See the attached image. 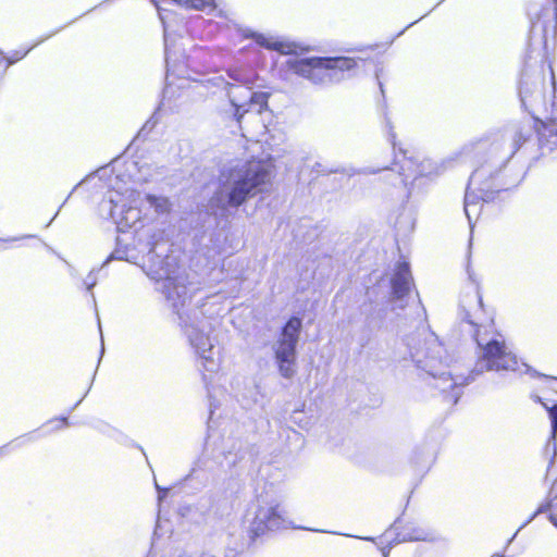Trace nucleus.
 I'll return each instance as SVG.
<instances>
[{"mask_svg":"<svg viewBox=\"0 0 557 557\" xmlns=\"http://www.w3.org/2000/svg\"><path fill=\"white\" fill-rule=\"evenodd\" d=\"M546 29L540 25L534 24L531 29L530 35V46L536 50L537 48H541L544 53L547 52V39H546Z\"/></svg>","mask_w":557,"mask_h":557,"instance_id":"nucleus-13","label":"nucleus"},{"mask_svg":"<svg viewBox=\"0 0 557 557\" xmlns=\"http://www.w3.org/2000/svg\"><path fill=\"white\" fill-rule=\"evenodd\" d=\"M530 522H531V521H529V520H528L523 525H521V528H520L516 533H513V537H515V536H517V533H518V532H519L523 527H525V525H527L528 523H530Z\"/></svg>","mask_w":557,"mask_h":557,"instance_id":"nucleus-31","label":"nucleus"},{"mask_svg":"<svg viewBox=\"0 0 557 557\" xmlns=\"http://www.w3.org/2000/svg\"><path fill=\"white\" fill-rule=\"evenodd\" d=\"M475 308L473 312L467 311L463 320L469 324L472 337L478 345V358L473 370L468 376L453 373L450 359L438 337L424 330L417 336L407 339L410 358L416 367L433 377L435 387L446 394L449 401L456 404L461 396L462 386L474 380L476 375L486 371L528 373L527 363L518 360L517 356L506 345L500 334L495 332L493 321L483 322L482 297L479 290L472 296Z\"/></svg>","mask_w":557,"mask_h":557,"instance_id":"nucleus-1","label":"nucleus"},{"mask_svg":"<svg viewBox=\"0 0 557 557\" xmlns=\"http://www.w3.org/2000/svg\"><path fill=\"white\" fill-rule=\"evenodd\" d=\"M228 77L234 81L237 86H247L253 88L258 79V75L251 69L233 67L227 72Z\"/></svg>","mask_w":557,"mask_h":557,"instance_id":"nucleus-12","label":"nucleus"},{"mask_svg":"<svg viewBox=\"0 0 557 557\" xmlns=\"http://www.w3.org/2000/svg\"><path fill=\"white\" fill-rule=\"evenodd\" d=\"M549 133H550V134H555V135L557 136V126H552V127L549 128Z\"/></svg>","mask_w":557,"mask_h":557,"instance_id":"nucleus-30","label":"nucleus"},{"mask_svg":"<svg viewBox=\"0 0 557 557\" xmlns=\"http://www.w3.org/2000/svg\"><path fill=\"white\" fill-rule=\"evenodd\" d=\"M251 37L256 40V42L264 47L269 50H275L281 52L282 54H290L294 52V45L287 41H282L276 37L268 36L264 34H251Z\"/></svg>","mask_w":557,"mask_h":557,"instance_id":"nucleus-11","label":"nucleus"},{"mask_svg":"<svg viewBox=\"0 0 557 557\" xmlns=\"http://www.w3.org/2000/svg\"><path fill=\"white\" fill-rule=\"evenodd\" d=\"M399 153L403 156L401 160H398L399 172L398 175L392 174L398 181V183L405 186L414 185L417 181L423 177H431L440 173V166L432 160L418 157H407V151L399 148Z\"/></svg>","mask_w":557,"mask_h":557,"instance_id":"nucleus-8","label":"nucleus"},{"mask_svg":"<svg viewBox=\"0 0 557 557\" xmlns=\"http://www.w3.org/2000/svg\"><path fill=\"white\" fill-rule=\"evenodd\" d=\"M296 527L289 519L288 512L281 498L273 493L260 495L257 499L251 532L259 536L265 531H275Z\"/></svg>","mask_w":557,"mask_h":557,"instance_id":"nucleus-6","label":"nucleus"},{"mask_svg":"<svg viewBox=\"0 0 557 557\" xmlns=\"http://www.w3.org/2000/svg\"><path fill=\"white\" fill-rule=\"evenodd\" d=\"M184 7L198 11L211 12L218 8V4L215 0H188L185 1Z\"/></svg>","mask_w":557,"mask_h":557,"instance_id":"nucleus-17","label":"nucleus"},{"mask_svg":"<svg viewBox=\"0 0 557 557\" xmlns=\"http://www.w3.org/2000/svg\"><path fill=\"white\" fill-rule=\"evenodd\" d=\"M146 201L158 213H166L171 209V203L165 197H157L152 195L145 196Z\"/></svg>","mask_w":557,"mask_h":557,"instance_id":"nucleus-16","label":"nucleus"},{"mask_svg":"<svg viewBox=\"0 0 557 557\" xmlns=\"http://www.w3.org/2000/svg\"><path fill=\"white\" fill-rule=\"evenodd\" d=\"M144 272L153 281L161 282L158 289L176 310L180 326L190 347L198 356L203 371L202 380L211 394L209 376L220 369L219 351L215 349V338L212 336L216 319L224 310L221 296L207 297L201 302L185 308L187 287L177 272L175 257L149 250L140 264Z\"/></svg>","mask_w":557,"mask_h":557,"instance_id":"nucleus-2","label":"nucleus"},{"mask_svg":"<svg viewBox=\"0 0 557 557\" xmlns=\"http://www.w3.org/2000/svg\"><path fill=\"white\" fill-rule=\"evenodd\" d=\"M379 171H380V169H376V170H374V169H369V170H366V171H364V173H368V174H375V173H377Z\"/></svg>","mask_w":557,"mask_h":557,"instance_id":"nucleus-27","label":"nucleus"},{"mask_svg":"<svg viewBox=\"0 0 557 557\" xmlns=\"http://www.w3.org/2000/svg\"><path fill=\"white\" fill-rule=\"evenodd\" d=\"M140 202L141 195L134 188L114 189L100 202L99 212L102 218L112 219L117 230L125 232L140 222Z\"/></svg>","mask_w":557,"mask_h":557,"instance_id":"nucleus-5","label":"nucleus"},{"mask_svg":"<svg viewBox=\"0 0 557 557\" xmlns=\"http://www.w3.org/2000/svg\"><path fill=\"white\" fill-rule=\"evenodd\" d=\"M391 304L392 309H405L411 298L412 276L410 273L409 264L407 262H399L391 278Z\"/></svg>","mask_w":557,"mask_h":557,"instance_id":"nucleus-9","label":"nucleus"},{"mask_svg":"<svg viewBox=\"0 0 557 557\" xmlns=\"http://www.w3.org/2000/svg\"><path fill=\"white\" fill-rule=\"evenodd\" d=\"M548 412L552 420V434L555 436L557 433V405L548 408Z\"/></svg>","mask_w":557,"mask_h":557,"instance_id":"nucleus-20","label":"nucleus"},{"mask_svg":"<svg viewBox=\"0 0 557 557\" xmlns=\"http://www.w3.org/2000/svg\"><path fill=\"white\" fill-rule=\"evenodd\" d=\"M249 90H252V88L228 84L227 96L232 106L235 108V117L238 123H242L244 114L248 112L247 100Z\"/></svg>","mask_w":557,"mask_h":557,"instance_id":"nucleus-10","label":"nucleus"},{"mask_svg":"<svg viewBox=\"0 0 557 557\" xmlns=\"http://www.w3.org/2000/svg\"><path fill=\"white\" fill-rule=\"evenodd\" d=\"M546 511L549 512V521L557 528V495L550 498L546 504H542L529 521H532L537 515Z\"/></svg>","mask_w":557,"mask_h":557,"instance_id":"nucleus-15","label":"nucleus"},{"mask_svg":"<svg viewBox=\"0 0 557 557\" xmlns=\"http://www.w3.org/2000/svg\"><path fill=\"white\" fill-rule=\"evenodd\" d=\"M301 320L293 317L282 329L277 339L272 344L275 363L280 374L292 379L296 373V346L299 341Z\"/></svg>","mask_w":557,"mask_h":557,"instance_id":"nucleus-7","label":"nucleus"},{"mask_svg":"<svg viewBox=\"0 0 557 557\" xmlns=\"http://www.w3.org/2000/svg\"><path fill=\"white\" fill-rule=\"evenodd\" d=\"M475 176H476V173H474V174L472 175V177L470 178V183H469V185H470V186H472V185H474V184H475Z\"/></svg>","mask_w":557,"mask_h":557,"instance_id":"nucleus-29","label":"nucleus"},{"mask_svg":"<svg viewBox=\"0 0 557 557\" xmlns=\"http://www.w3.org/2000/svg\"><path fill=\"white\" fill-rule=\"evenodd\" d=\"M410 540L424 541V540H426V537L422 534H419V535L411 536Z\"/></svg>","mask_w":557,"mask_h":557,"instance_id":"nucleus-26","label":"nucleus"},{"mask_svg":"<svg viewBox=\"0 0 557 557\" xmlns=\"http://www.w3.org/2000/svg\"><path fill=\"white\" fill-rule=\"evenodd\" d=\"M520 97L522 104L527 107V92L523 88L520 89Z\"/></svg>","mask_w":557,"mask_h":557,"instance_id":"nucleus-24","label":"nucleus"},{"mask_svg":"<svg viewBox=\"0 0 557 557\" xmlns=\"http://www.w3.org/2000/svg\"><path fill=\"white\" fill-rule=\"evenodd\" d=\"M387 127H388V140L391 141L393 148L396 149V147H397V144L395 141L396 135L393 132V127H392L389 121H387Z\"/></svg>","mask_w":557,"mask_h":557,"instance_id":"nucleus-22","label":"nucleus"},{"mask_svg":"<svg viewBox=\"0 0 557 557\" xmlns=\"http://www.w3.org/2000/svg\"><path fill=\"white\" fill-rule=\"evenodd\" d=\"M58 423H59V426L66 425V424H67V419H66V418H63V419H61L60 421H58Z\"/></svg>","mask_w":557,"mask_h":557,"instance_id":"nucleus-28","label":"nucleus"},{"mask_svg":"<svg viewBox=\"0 0 557 557\" xmlns=\"http://www.w3.org/2000/svg\"><path fill=\"white\" fill-rule=\"evenodd\" d=\"M289 69L313 84H331L339 82L345 71L356 66L351 58H292L287 61Z\"/></svg>","mask_w":557,"mask_h":557,"instance_id":"nucleus-4","label":"nucleus"},{"mask_svg":"<svg viewBox=\"0 0 557 557\" xmlns=\"http://www.w3.org/2000/svg\"><path fill=\"white\" fill-rule=\"evenodd\" d=\"M112 258L116 260H125L132 263H138V256L134 253L133 249L116 248L112 253Z\"/></svg>","mask_w":557,"mask_h":557,"instance_id":"nucleus-19","label":"nucleus"},{"mask_svg":"<svg viewBox=\"0 0 557 557\" xmlns=\"http://www.w3.org/2000/svg\"><path fill=\"white\" fill-rule=\"evenodd\" d=\"M479 206V202L476 201L475 195L467 190L465 196V213L469 220V223L471 224L472 221V214H476L475 208Z\"/></svg>","mask_w":557,"mask_h":557,"instance_id":"nucleus-18","label":"nucleus"},{"mask_svg":"<svg viewBox=\"0 0 557 557\" xmlns=\"http://www.w3.org/2000/svg\"><path fill=\"white\" fill-rule=\"evenodd\" d=\"M28 51H29V50L25 51V52H24V53H22V54H20L18 52H16L13 59H11V58L9 59V64H12V63L16 62L17 60H20V59L24 58V57L27 54V52H28Z\"/></svg>","mask_w":557,"mask_h":557,"instance_id":"nucleus-23","label":"nucleus"},{"mask_svg":"<svg viewBox=\"0 0 557 557\" xmlns=\"http://www.w3.org/2000/svg\"><path fill=\"white\" fill-rule=\"evenodd\" d=\"M86 284H87V288L90 289L96 284V280L94 277H91V275H89L86 281Z\"/></svg>","mask_w":557,"mask_h":557,"instance_id":"nucleus-25","label":"nucleus"},{"mask_svg":"<svg viewBox=\"0 0 557 557\" xmlns=\"http://www.w3.org/2000/svg\"><path fill=\"white\" fill-rule=\"evenodd\" d=\"M269 92L258 91L252 92L249 90V97L247 100V109H255L258 114L268 108Z\"/></svg>","mask_w":557,"mask_h":557,"instance_id":"nucleus-14","label":"nucleus"},{"mask_svg":"<svg viewBox=\"0 0 557 557\" xmlns=\"http://www.w3.org/2000/svg\"><path fill=\"white\" fill-rule=\"evenodd\" d=\"M273 164L270 160H250L222 175L220 189L212 202L226 210L237 208L248 198L265 189L271 181Z\"/></svg>","mask_w":557,"mask_h":557,"instance_id":"nucleus-3","label":"nucleus"},{"mask_svg":"<svg viewBox=\"0 0 557 557\" xmlns=\"http://www.w3.org/2000/svg\"><path fill=\"white\" fill-rule=\"evenodd\" d=\"M164 45H165L166 63L169 64L170 59H171V37L166 29H164Z\"/></svg>","mask_w":557,"mask_h":557,"instance_id":"nucleus-21","label":"nucleus"}]
</instances>
